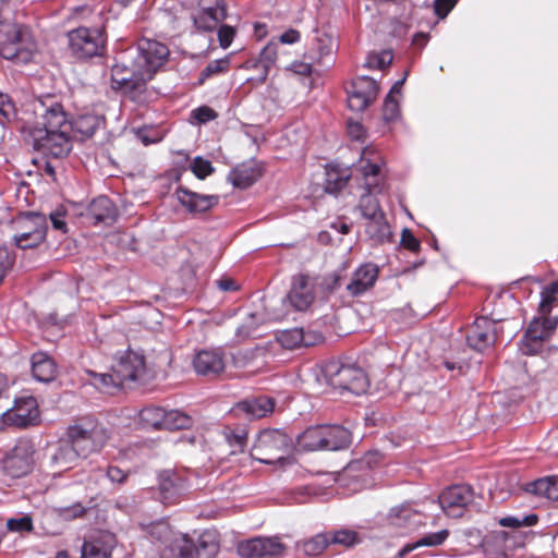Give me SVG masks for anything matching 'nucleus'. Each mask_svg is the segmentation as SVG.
Segmentation results:
<instances>
[{
  "mask_svg": "<svg viewBox=\"0 0 558 558\" xmlns=\"http://www.w3.org/2000/svg\"><path fill=\"white\" fill-rule=\"evenodd\" d=\"M217 116V112L208 106H201L192 111V118L198 123L209 122L216 119Z\"/></svg>",
  "mask_w": 558,
  "mask_h": 558,
  "instance_id": "obj_59",
  "label": "nucleus"
},
{
  "mask_svg": "<svg viewBox=\"0 0 558 558\" xmlns=\"http://www.w3.org/2000/svg\"><path fill=\"white\" fill-rule=\"evenodd\" d=\"M184 489V481L174 472L168 470L159 474V495L162 504H175Z\"/></svg>",
  "mask_w": 558,
  "mask_h": 558,
  "instance_id": "obj_24",
  "label": "nucleus"
},
{
  "mask_svg": "<svg viewBox=\"0 0 558 558\" xmlns=\"http://www.w3.org/2000/svg\"><path fill=\"white\" fill-rule=\"evenodd\" d=\"M298 444L305 450H324V425L308 427L299 436Z\"/></svg>",
  "mask_w": 558,
  "mask_h": 558,
  "instance_id": "obj_38",
  "label": "nucleus"
},
{
  "mask_svg": "<svg viewBox=\"0 0 558 558\" xmlns=\"http://www.w3.org/2000/svg\"><path fill=\"white\" fill-rule=\"evenodd\" d=\"M392 61V54L390 51H381L380 53H371L367 56L364 63L365 68L383 70L389 65Z\"/></svg>",
  "mask_w": 558,
  "mask_h": 558,
  "instance_id": "obj_53",
  "label": "nucleus"
},
{
  "mask_svg": "<svg viewBox=\"0 0 558 558\" xmlns=\"http://www.w3.org/2000/svg\"><path fill=\"white\" fill-rule=\"evenodd\" d=\"M377 277L378 268L375 265H362L353 274L351 281L347 284V290L351 295H361L374 286Z\"/></svg>",
  "mask_w": 558,
  "mask_h": 558,
  "instance_id": "obj_28",
  "label": "nucleus"
},
{
  "mask_svg": "<svg viewBox=\"0 0 558 558\" xmlns=\"http://www.w3.org/2000/svg\"><path fill=\"white\" fill-rule=\"evenodd\" d=\"M287 299L296 311H305L310 307L314 301V292L307 277L299 275L293 278Z\"/></svg>",
  "mask_w": 558,
  "mask_h": 558,
  "instance_id": "obj_25",
  "label": "nucleus"
},
{
  "mask_svg": "<svg viewBox=\"0 0 558 558\" xmlns=\"http://www.w3.org/2000/svg\"><path fill=\"white\" fill-rule=\"evenodd\" d=\"M235 35V31L233 27L229 25H221L218 29V39L219 44L222 48H228Z\"/></svg>",
  "mask_w": 558,
  "mask_h": 558,
  "instance_id": "obj_62",
  "label": "nucleus"
},
{
  "mask_svg": "<svg viewBox=\"0 0 558 558\" xmlns=\"http://www.w3.org/2000/svg\"><path fill=\"white\" fill-rule=\"evenodd\" d=\"M327 534L329 536L330 544H338L344 547L354 546L362 541L355 531L349 529L337 530Z\"/></svg>",
  "mask_w": 558,
  "mask_h": 558,
  "instance_id": "obj_45",
  "label": "nucleus"
},
{
  "mask_svg": "<svg viewBox=\"0 0 558 558\" xmlns=\"http://www.w3.org/2000/svg\"><path fill=\"white\" fill-rule=\"evenodd\" d=\"M278 54V44L269 43L260 51L258 60L255 63V68L260 69L259 81L264 82L268 75L270 68L275 64Z\"/></svg>",
  "mask_w": 558,
  "mask_h": 558,
  "instance_id": "obj_40",
  "label": "nucleus"
},
{
  "mask_svg": "<svg viewBox=\"0 0 558 558\" xmlns=\"http://www.w3.org/2000/svg\"><path fill=\"white\" fill-rule=\"evenodd\" d=\"M449 536L448 530H441L435 533H429L414 543L404 545L398 553V558H404L411 551L418 547L427 546L435 547L441 545Z\"/></svg>",
  "mask_w": 558,
  "mask_h": 558,
  "instance_id": "obj_37",
  "label": "nucleus"
},
{
  "mask_svg": "<svg viewBox=\"0 0 558 558\" xmlns=\"http://www.w3.org/2000/svg\"><path fill=\"white\" fill-rule=\"evenodd\" d=\"M277 342L284 349L294 350L300 345H312L315 340L310 333H305L302 328L286 329L277 332Z\"/></svg>",
  "mask_w": 558,
  "mask_h": 558,
  "instance_id": "obj_34",
  "label": "nucleus"
},
{
  "mask_svg": "<svg viewBox=\"0 0 558 558\" xmlns=\"http://www.w3.org/2000/svg\"><path fill=\"white\" fill-rule=\"evenodd\" d=\"M71 54L80 60L100 56L105 49L106 36L100 28L77 27L68 33Z\"/></svg>",
  "mask_w": 558,
  "mask_h": 558,
  "instance_id": "obj_8",
  "label": "nucleus"
},
{
  "mask_svg": "<svg viewBox=\"0 0 558 558\" xmlns=\"http://www.w3.org/2000/svg\"><path fill=\"white\" fill-rule=\"evenodd\" d=\"M349 175L340 174L337 171H327L325 190L327 193L336 194L341 191L348 183Z\"/></svg>",
  "mask_w": 558,
  "mask_h": 558,
  "instance_id": "obj_52",
  "label": "nucleus"
},
{
  "mask_svg": "<svg viewBox=\"0 0 558 558\" xmlns=\"http://www.w3.org/2000/svg\"><path fill=\"white\" fill-rule=\"evenodd\" d=\"M374 192L366 191L360 199V209L363 217L367 220L375 217L377 214H384L380 209L378 201L373 196Z\"/></svg>",
  "mask_w": 558,
  "mask_h": 558,
  "instance_id": "obj_48",
  "label": "nucleus"
},
{
  "mask_svg": "<svg viewBox=\"0 0 558 558\" xmlns=\"http://www.w3.org/2000/svg\"><path fill=\"white\" fill-rule=\"evenodd\" d=\"M219 551L216 535L210 532L203 533L195 545L186 535L177 538L161 558H213Z\"/></svg>",
  "mask_w": 558,
  "mask_h": 558,
  "instance_id": "obj_6",
  "label": "nucleus"
},
{
  "mask_svg": "<svg viewBox=\"0 0 558 558\" xmlns=\"http://www.w3.org/2000/svg\"><path fill=\"white\" fill-rule=\"evenodd\" d=\"M116 546V537L111 533H100L84 542L82 558H109Z\"/></svg>",
  "mask_w": 558,
  "mask_h": 558,
  "instance_id": "obj_26",
  "label": "nucleus"
},
{
  "mask_svg": "<svg viewBox=\"0 0 558 558\" xmlns=\"http://www.w3.org/2000/svg\"><path fill=\"white\" fill-rule=\"evenodd\" d=\"M227 8L223 0H202L201 10L194 15V25L204 32H211L226 20Z\"/></svg>",
  "mask_w": 558,
  "mask_h": 558,
  "instance_id": "obj_18",
  "label": "nucleus"
},
{
  "mask_svg": "<svg viewBox=\"0 0 558 558\" xmlns=\"http://www.w3.org/2000/svg\"><path fill=\"white\" fill-rule=\"evenodd\" d=\"M15 256L5 246H0V275L5 277L11 270Z\"/></svg>",
  "mask_w": 558,
  "mask_h": 558,
  "instance_id": "obj_57",
  "label": "nucleus"
},
{
  "mask_svg": "<svg viewBox=\"0 0 558 558\" xmlns=\"http://www.w3.org/2000/svg\"><path fill=\"white\" fill-rule=\"evenodd\" d=\"M34 112L40 118L33 130L65 131L71 132V122L68 120L62 105L52 98L38 100L34 106Z\"/></svg>",
  "mask_w": 558,
  "mask_h": 558,
  "instance_id": "obj_13",
  "label": "nucleus"
},
{
  "mask_svg": "<svg viewBox=\"0 0 558 558\" xmlns=\"http://www.w3.org/2000/svg\"><path fill=\"white\" fill-rule=\"evenodd\" d=\"M66 437L78 453L86 458L98 452L106 445L109 435L97 420L83 416L68 427Z\"/></svg>",
  "mask_w": 558,
  "mask_h": 558,
  "instance_id": "obj_3",
  "label": "nucleus"
},
{
  "mask_svg": "<svg viewBox=\"0 0 558 558\" xmlns=\"http://www.w3.org/2000/svg\"><path fill=\"white\" fill-rule=\"evenodd\" d=\"M33 147L47 157L64 158L72 149L70 132L32 130Z\"/></svg>",
  "mask_w": 558,
  "mask_h": 558,
  "instance_id": "obj_10",
  "label": "nucleus"
},
{
  "mask_svg": "<svg viewBox=\"0 0 558 558\" xmlns=\"http://www.w3.org/2000/svg\"><path fill=\"white\" fill-rule=\"evenodd\" d=\"M329 544V536L327 533L317 534L313 538L305 541L302 544V549L307 556H318L327 548Z\"/></svg>",
  "mask_w": 558,
  "mask_h": 558,
  "instance_id": "obj_47",
  "label": "nucleus"
},
{
  "mask_svg": "<svg viewBox=\"0 0 558 558\" xmlns=\"http://www.w3.org/2000/svg\"><path fill=\"white\" fill-rule=\"evenodd\" d=\"M365 231L376 243L387 242L391 236V229L385 214H377L375 217L367 219Z\"/></svg>",
  "mask_w": 558,
  "mask_h": 558,
  "instance_id": "obj_36",
  "label": "nucleus"
},
{
  "mask_svg": "<svg viewBox=\"0 0 558 558\" xmlns=\"http://www.w3.org/2000/svg\"><path fill=\"white\" fill-rule=\"evenodd\" d=\"M14 114V107L9 96L0 93V123L9 121Z\"/></svg>",
  "mask_w": 558,
  "mask_h": 558,
  "instance_id": "obj_60",
  "label": "nucleus"
},
{
  "mask_svg": "<svg viewBox=\"0 0 558 558\" xmlns=\"http://www.w3.org/2000/svg\"><path fill=\"white\" fill-rule=\"evenodd\" d=\"M389 520L392 525L407 530H416L424 525L422 514L410 505L392 508L389 513Z\"/></svg>",
  "mask_w": 558,
  "mask_h": 558,
  "instance_id": "obj_30",
  "label": "nucleus"
},
{
  "mask_svg": "<svg viewBox=\"0 0 558 558\" xmlns=\"http://www.w3.org/2000/svg\"><path fill=\"white\" fill-rule=\"evenodd\" d=\"M275 400L267 396L246 399L236 404V410L250 418H262L274 411Z\"/></svg>",
  "mask_w": 558,
  "mask_h": 558,
  "instance_id": "obj_33",
  "label": "nucleus"
},
{
  "mask_svg": "<svg viewBox=\"0 0 558 558\" xmlns=\"http://www.w3.org/2000/svg\"><path fill=\"white\" fill-rule=\"evenodd\" d=\"M236 550L242 558H282L287 546L277 536H256L241 541Z\"/></svg>",
  "mask_w": 558,
  "mask_h": 558,
  "instance_id": "obj_12",
  "label": "nucleus"
},
{
  "mask_svg": "<svg viewBox=\"0 0 558 558\" xmlns=\"http://www.w3.org/2000/svg\"><path fill=\"white\" fill-rule=\"evenodd\" d=\"M352 441L351 432L341 425H324V450H342Z\"/></svg>",
  "mask_w": 558,
  "mask_h": 558,
  "instance_id": "obj_31",
  "label": "nucleus"
},
{
  "mask_svg": "<svg viewBox=\"0 0 558 558\" xmlns=\"http://www.w3.org/2000/svg\"><path fill=\"white\" fill-rule=\"evenodd\" d=\"M314 45L319 54V61L324 58L330 57L335 48V37L324 31H316L314 37Z\"/></svg>",
  "mask_w": 558,
  "mask_h": 558,
  "instance_id": "obj_44",
  "label": "nucleus"
},
{
  "mask_svg": "<svg viewBox=\"0 0 558 558\" xmlns=\"http://www.w3.org/2000/svg\"><path fill=\"white\" fill-rule=\"evenodd\" d=\"M191 170L197 179L204 180L214 172V167L210 161L202 157H195L191 163Z\"/></svg>",
  "mask_w": 558,
  "mask_h": 558,
  "instance_id": "obj_55",
  "label": "nucleus"
},
{
  "mask_svg": "<svg viewBox=\"0 0 558 558\" xmlns=\"http://www.w3.org/2000/svg\"><path fill=\"white\" fill-rule=\"evenodd\" d=\"M262 317L256 313H250L244 322L236 328L235 335L240 339L255 336V330L262 323Z\"/></svg>",
  "mask_w": 558,
  "mask_h": 558,
  "instance_id": "obj_50",
  "label": "nucleus"
},
{
  "mask_svg": "<svg viewBox=\"0 0 558 558\" xmlns=\"http://www.w3.org/2000/svg\"><path fill=\"white\" fill-rule=\"evenodd\" d=\"M169 49L163 44L144 39L123 51L111 70L112 83L124 92H142L165 63Z\"/></svg>",
  "mask_w": 558,
  "mask_h": 558,
  "instance_id": "obj_1",
  "label": "nucleus"
},
{
  "mask_svg": "<svg viewBox=\"0 0 558 558\" xmlns=\"http://www.w3.org/2000/svg\"><path fill=\"white\" fill-rule=\"evenodd\" d=\"M32 373L36 380L50 383L57 376V364L44 352H36L32 355Z\"/></svg>",
  "mask_w": 558,
  "mask_h": 558,
  "instance_id": "obj_32",
  "label": "nucleus"
},
{
  "mask_svg": "<svg viewBox=\"0 0 558 558\" xmlns=\"http://www.w3.org/2000/svg\"><path fill=\"white\" fill-rule=\"evenodd\" d=\"M5 425L26 427L38 418V404L34 397H23L15 400L14 405L1 413Z\"/></svg>",
  "mask_w": 558,
  "mask_h": 558,
  "instance_id": "obj_16",
  "label": "nucleus"
},
{
  "mask_svg": "<svg viewBox=\"0 0 558 558\" xmlns=\"http://www.w3.org/2000/svg\"><path fill=\"white\" fill-rule=\"evenodd\" d=\"M536 514H529L522 518L518 517H505L499 520V524L506 527H520V526H533L537 523Z\"/></svg>",
  "mask_w": 558,
  "mask_h": 558,
  "instance_id": "obj_54",
  "label": "nucleus"
},
{
  "mask_svg": "<svg viewBox=\"0 0 558 558\" xmlns=\"http://www.w3.org/2000/svg\"><path fill=\"white\" fill-rule=\"evenodd\" d=\"M193 420L190 415L178 411V410H165L163 417V429L177 430V429H185L192 426Z\"/></svg>",
  "mask_w": 558,
  "mask_h": 558,
  "instance_id": "obj_42",
  "label": "nucleus"
},
{
  "mask_svg": "<svg viewBox=\"0 0 558 558\" xmlns=\"http://www.w3.org/2000/svg\"><path fill=\"white\" fill-rule=\"evenodd\" d=\"M13 243L22 250L34 248L41 244L47 236L48 222L45 215L28 211L14 220Z\"/></svg>",
  "mask_w": 558,
  "mask_h": 558,
  "instance_id": "obj_5",
  "label": "nucleus"
},
{
  "mask_svg": "<svg viewBox=\"0 0 558 558\" xmlns=\"http://www.w3.org/2000/svg\"><path fill=\"white\" fill-rule=\"evenodd\" d=\"M178 202L192 214L205 213L219 203L218 195H205L193 192L184 186H179L175 191Z\"/></svg>",
  "mask_w": 558,
  "mask_h": 558,
  "instance_id": "obj_22",
  "label": "nucleus"
},
{
  "mask_svg": "<svg viewBox=\"0 0 558 558\" xmlns=\"http://www.w3.org/2000/svg\"><path fill=\"white\" fill-rule=\"evenodd\" d=\"M7 527L12 532H23L31 531L33 529V524L29 517L12 518L8 520Z\"/></svg>",
  "mask_w": 558,
  "mask_h": 558,
  "instance_id": "obj_58",
  "label": "nucleus"
},
{
  "mask_svg": "<svg viewBox=\"0 0 558 558\" xmlns=\"http://www.w3.org/2000/svg\"><path fill=\"white\" fill-rule=\"evenodd\" d=\"M230 60L229 58H222L218 60L210 61L201 72L198 81L199 84H203L207 78L218 75L220 73H225L229 70Z\"/></svg>",
  "mask_w": 558,
  "mask_h": 558,
  "instance_id": "obj_49",
  "label": "nucleus"
},
{
  "mask_svg": "<svg viewBox=\"0 0 558 558\" xmlns=\"http://www.w3.org/2000/svg\"><path fill=\"white\" fill-rule=\"evenodd\" d=\"M112 371L116 372L122 386L126 381L140 380L146 374L145 356L140 351L129 349L117 357Z\"/></svg>",
  "mask_w": 558,
  "mask_h": 558,
  "instance_id": "obj_15",
  "label": "nucleus"
},
{
  "mask_svg": "<svg viewBox=\"0 0 558 558\" xmlns=\"http://www.w3.org/2000/svg\"><path fill=\"white\" fill-rule=\"evenodd\" d=\"M226 439L232 448L231 453L243 452L247 444V432L244 428H238L226 434Z\"/></svg>",
  "mask_w": 558,
  "mask_h": 558,
  "instance_id": "obj_51",
  "label": "nucleus"
},
{
  "mask_svg": "<svg viewBox=\"0 0 558 558\" xmlns=\"http://www.w3.org/2000/svg\"><path fill=\"white\" fill-rule=\"evenodd\" d=\"M80 457L82 456L68 440L53 448L49 464L54 472H62L73 468Z\"/></svg>",
  "mask_w": 558,
  "mask_h": 558,
  "instance_id": "obj_29",
  "label": "nucleus"
},
{
  "mask_svg": "<svg viewBox=\"0 0 558 558\" xmlns=\"http://www.w3.org/2000/svg\"><path fill=\"white\" fill-rule=\"evenodd\" d=\"M324 372L330 386L356 396L366 392L369 385L364 371L353 365H339L337 362H331L325 366Z\"/></svg>",
  "mask_w": 558,
  "mask_h": 558,
  "instance_id": "obj_7",
  "label": "nucleus"
},
{
  "mask_svg": "<svg viewBox=\"0 0 558 558\" xmlns=\"http://www.w3.org/2000/svg\"><path fill=\"white\" fill-rule=\"evenodd\" d=\"M193 367L198 375L217 377L226 367V357L221 349H205L193 359Z\"/></svg>",
  "mask_w": 558,
  "mask_h": 558,
  "instance_id": "obj_20",
  "label": "nucleus"
},
{
  "mask_svg": "<svg viewBox=\"0 0 558 558\" xmlns=\"http://www.w3.org/2000/svg\"><path fill=\"white\" fill-rule=\"evenodd\" d=\"M497 339L496 323L487 317H478L468 330L466 341L476 351H484Z\"/></svg>",
  "mask_w": 558,
  "mask_h": 558,
  "instance_id": "obj_19",
  "label": "nucleus"
},
{
  "mask_svg": "<svg viewBox=\"0 0 558 558\" xmlns=\"http://www.w3.org/2000/svg\"><path fill=\"white\" fill-rule=\"evenodd\" d=\"M558 305V278L545 286L541 291L538 314L549 315L554 306Z\"/></svg>",
  "mask_w": 558,
  "mask_h": 558,
  "instance_id": "obj_41",
  "label": "nucleus"
},
{
  "mask_svg": "<svg viewBox=\"0 0 558 558\" xmlns=\"http://www.w3.org/2000/svg\"><path fill=\"white\" fill-rule=\"evenodd\" d=\"M165 409L149 405L140 412V420L145 427L162 429Z\"/></svg>",
  "mask_w": 558,
  "mask_h": 558,
  "instance_id": "obj_43",
  "label": "nucleus"
},
{
  "mask_svg": "<svg viewBox=\"0 0 558 558\" xmlns=\"http://www.w3.org/2000/svg\"><path fill=\"white\" fill-rule=\"evenodd\" d=\"M472 499L473 490L470 486L454 485L439 495L438 502L448 517L460 518Z\"/></svg>",
  "mask_w": 558,
  "mask_h": 558,
  "instance_id": "obj_17",
  "label": "nucleus"
},
{
  "mask_svg": "<svg viewBox=\"0 0 558 558\" xmlns=\"http://www.w3.org/2000/svg\"><path fill=\"white\" fill-rule=\"evenodd\" d=\"M401 245L411 252L420 250V242L409 229H403L401 234Z\"/></svg>",
  "mask_w": 558,
  "mask_h": 558,
  "instance_id": "obj_63",
  "label": "nucleus"
},
{
  "mask_svg": "<svg viewBox=\"0 0 558 558\" xmlns=\"http://www.w3.org/2000/svg\"><path fill=\"white\" fill-rule=\"evenodd\" d=\"M88 375L90 376V384L102 392L112 393L113 390L122 387L120 379L117 378V374L113 371L112 373H96L89 371Z\"/></svg>",
  "mask_w": 558,
  "mask_h": 558,
  "instance_id": "obj_39",
  "label": "nucleus"
},
{
  "mask_svg": "<svg viewBox=\"0 0 558 558\" xmlns=\"http://www.w3.org/2000/svg\"><path fill=\"white\" fill-rule=\"evenodd\" d=\"M38 51L31 28L12 20H0V54L17 64L31 62Z\"/></svg>",
  "mask_w": 558,
  "mask_h": 558,
  "instance_id": "obj_2",
  "label": "nucleus"
},
{
  "mask_svg": "<svg viewBox=\"0 0 558 558\" xmlns=\"http://www.w3.org/2000/svg\"><path fill=\"white\" fill-rule=\"evenodd\" d=\"M85 219L94 226L104 223L109 226L118 217V209L107 196H99L92 201L84 214Z\"/></svg>",
  "mask_w": 558,
  "mask_h": 558,
  "instance_id": "obj_23",
  "label": "nucleus"
},
{
  "mask_svg": "<svg viewBox=\"0 0 558 558\" xmlns=\"http://www.w3.org/2000/svg\"><path fill=\"white\" fill-rule=\"evenodd\" d=\"M291 447L292 439L284 432L265 429L257 436L251 456L264 464L281 463L290 452Z\"/></svg>",
  "mask_w": 558,
  "mask_h": 558,
  "instance_id": "obj_4",
  "label": "nucleus"
},
{
  "mask_svg": "<svg viewBox=\"0 0 558 558\" xmlns=\"http://www.w3.org/2000/svg\"><path fill=\"white\" fill-rule=\"evenodd\" d=\"M558 325V317L538 314L529 325L521 341L520 350L523 354H536L544 341L554 332Z\"/></svg>",
  "mask_w": 558,
  "mask_h": 558,
  "instance_id": "obj_11",
  "label": "nucleus"
},
{
  "mask_svg": "<svg viewBox=\"0 0 558 558\" xmlns=\"http://www.w3.org/2000/svg\"><path fill=\"white\" fill-rule=\"evenodd\" d=\"M379 92L377 82L366 75L359 76L347 87L348 106L352 111L365 110L376 98Z\"/></svg>",
  "mask_w": 558,
  "mask_h": 558,
  "instance_id": "obj_14",
  "label": "nucleus"
},
{
  "mask_svg": "<svg viewBox=\"0 0 558 558\" xmlns=\"http://www.w3.org/2000/svg\"><path fill=\"white\" fill-rule=\"evenodd\" d=\"M262 175L260 165L254 160H247L236 166L228 175L229 181L239 189H246Z\"/></svg>",
  "mask_w": 558,
  "mask_h": 558,
  "instance_id": "obj_27",
  "label": "nucleus"
},
{
  "mask_svg": "<svg viewBox=\"0 0 558 558\" xmlns=\"http://www.w3.org/2000/svg\"><path fill=\"white\" fill-rule=\"evenodd\" d=\"M507 538H508L507 532L497 531V532H493L489 535H487L484 539V544L488 545L489 543H494V544H496V546H498V551L502 553L504 547H505L504 545H505V542L507 541Z\"/></svg>",
  "mask_w": 558,
  "mask_h": 558,
  "instance_id": "obj_64",
  "label": "nucleus"
},
{
  "mask_svg": "<svg viewBox=\"0 0 558 558\" xmlns=\"http://www.w3.org/2000/svg\"><path fill=\"white\" fill-rule=\"evenodd\" d=\"M141 526L147 535L159 542H167L172 534L169 524L162 520L149 524H141Z\"/></svg>",
  "mask_w": 558,
  "mask_h": 558,
  "instance_id": "obj_46",
  "label": "nucleus"
},
{
  "mask_svg": "<svg viewBox=\"0 0 558 558\" xmlns=\"http://www.w3.org/2000/svg\"><path fill=\"white\" fill-rule=\"evenodd\" d=\"M399 113V105L397 100L391 96L387 95L384 102V118L386 121L395 120Z\"/></svg>",
  "mask_w": 558,
  "mask_h": 558,
  "instance_id": "obj_61",
  "label": "nucleus"
},
{
  "mask_svg": "<svg viewBox=\"0 0 558 558\" xmlns=\"http://www.w3.org/2000/svg\"><path fill=\"white\" fill-rule=\"evenodd\" d=\"M380 156L372 147H365L361 155L359 170L364 180L365 191L379 192Z\"/></svg>",
  "mask_w": 558,
  "mask_h": 558,
  "instance_id": "obj_21",
  "label": "nucleus"
},
{
  "mask_svg": "<svg viewBox=\"0 0 558 558\" xmlns=\"http://www.w3.org/2000/svg\"><path fill=\"white\" fill-rule=\"evenodd\" d=\"M71 122V131L81 135V140L92 137L95 132L104 124V119L94 113L80 114Z\"/></svg>",
  "mask_w": 558,
  "mask_h": 558,
  "instance_id": "obj_35",
  "label": "nucleus"
},
{
  "mask_svg": "<svg viewBox=\"0 0 558 558\" xmlns=\"http://www.w3.org/2000/svg\"><path fill=\"white\" fill-rule=\"evenodd\" d=\"M551 476L538 478L526 485V492L548 498Z\"/></svg>",
  "mask_w": 558,
  "mask_h": 558,
  "instance_id": "obj_56",
  "label": "nucleus"
},
{
  "mask_svg": "<svg viewBox=\"0 0 558 558\" xmlns=\"http://www.w3.org/2000/svg\"><path fill=\"white\" fill-rule=\"evenodd\" d=\"M35 445L31 439H19L3 458V472L12 478H20L29 474L35 466Z\"/></svg>",
  "mask_w": 558,
  "mask_h": 558,
  "instance_id": "obj_9",
  "label": "nucleus"
}]
</instances>
